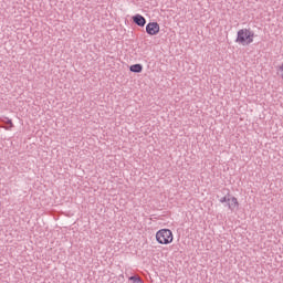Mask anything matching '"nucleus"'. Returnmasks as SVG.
<instances>
[{"instance_id":"1","label":"nucleus","mask_w":283,"mask_h":283,"mask_svg":"<svg viewBox=\"0 0 283 283\" xmlns=\"http://www.w3.org/2000/svg\"><path fill=\"white\" fill-rule=\"evenodd\" d=\"M254 41L255 32H253V30L243 28L237 32L235 43H238V45L247 48V45H251Z\"/></svg>"},{"instance_id":"2","label":"nucleus","mask_w":283,"mask_h":283,"mask_svg":"<svg viewBox=\"0 0 283 283\" xmlns=\"http://www.w3.org/2000/svg\"><path fill=\"white\" fill-rule=\"evenodd\" d=\"M158 244H171L174 242V232L170 229H160L155 234Z\"/></svg>"},{"instance_id":"3","label":"nucleus","mask_w":283,"mask_h":283,"mask_svg":"<svg viewBox=\"0 0 283 283\" xmlns=\"http://www.w3.org/2000/svg\"><path fill=\"white\" fill-rule=\"evenodd\" d=\"M220 202H226L230 211H235L237 209H240V201H238V198L233 197L232 195H227L226 197H222L220 199Z\"/></svg>"},{"instance_id":"4","label":"nucleus","mask_w":283,"mask_h":283,"mask_svg":"<svg viewBox=\"0 0 283 283\" xmlns=\"http://www.w3.org/2000/svg\"><path fill=\"white\" fill-rule=\"evenodd\" d=\"M146 32L150 36H156V34L160 32V24H158V22H149L146 25Z\"/></svg>"},{"instance_id":"5","label":"nucleus","mask_w":283,"mask_h":283,"mask_svg":"<svg viewBox=\"0 0 283 283\" xmlns=\"http://www.w3.org/2000/svg\"><path fill=\"white\" fill-rule=\"evenodd\" d=\"M133 21L136 23V25H139V28H145V23H147V20L145 19V17L140 14L134 15Z\"/></svg>"},{"instance_id":"6","label":"nucleus","mask_w":283,"mask_h":283,"mask_svg":"<svg viewBox=\"0 0 283 283\" xmlns=\"http://www.w3.org/2000/svg\"><path fill=\"white\" fill-rule=\"evenodd\" d=\"M129 70H130V72L140 74V72H143V66L140 64H134V65H130Z\"/></svg>"},{"instance_id":"7","label":"nucleus","mask_w":283,"mask_h":283,"mask_svg":"<svg viewBox=\"0 0 283 283\" xmlns=\"http://www.w3.org/2000/svg\"><path fill=\"white\" fill-rule=\"evenodd\" d=\"M129 280L134 281V283H143V280H140V277L130 276Z\"/></svg>"},{"instance_id":"8","label":"nucleus","mask_w":283,"mask_h":283,"mask_svg":"<svg viewBox=\"0 0 283 283\" xmlns=\"http://www.w3.org/2000/svg\"><path fill=\"white\" fill-rule=\"evenodd\" d=\"M9 124L11 125V127H12V120H9Z\"/></svg>"}]
</instances>
